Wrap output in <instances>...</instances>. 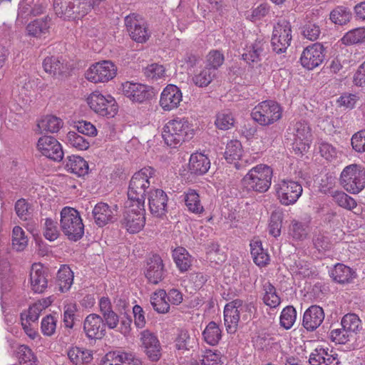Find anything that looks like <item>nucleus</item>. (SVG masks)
<instances>
[{
	"label": "nucleus",
	"mask_w": 365,
	"mask_h": 365,
	"mask_svg": "<svg viewBox=\"0 0 365 365\" xmlns=\"http://www.w3.org/2000/svg\"><path fill=\"white\" fill-rule=\"evenodd\" d=\"M292 36V26L290 22L285 19H279L274 24L271 45L274 52L280 54L286 52L290 46Z\"/></svg>",
	"instance_id": "f8f14e48"
},
{
	"label": "nucleus",
	"mask_w": 365,
	"mask_h": 365,
	"mask_svg": "<svg viewBox=\"0 0 365 365\" xmlns=\"http://www.w3.org/2000/svg\"><path fill=\"white\" fill-rule=\"evenodd\" d=\"M173 257L177 267L181 272H185L191 266L192 259L188 252L183 247H178L173 250Z\"/></svg>",
	"instance_id": "72a5a7b5"
},
{
	"label": "nucleus",
	"mask_w": 365,
	"mask_h": 365,
	"mask_svg": "<svg viewBox=\"0 0 365 365\" xmlns=\"http://www.w3.org/2000/svg\"><path fill=\"white\" fill-rule=\"evenodd\" d=\"M101 2L102 0H92V2L81 0H54L53 8L58 17L70 20L84 16Z\"/></svg>",
	"instance_id": "7ed1b4c3"
},
{
	"label": "nucleus",
	"mask_w": 365,
	"mask_h": 365,
	"mask_svg": "<svg viewBox=\"0 0 365 365\" xmlns=\"http://www.w3.org/2000/svg\"><path fill=\"white\" fill-rule=\"evenodd\" d=\"M324 58V48L322 44L315 43L307 46L302 51L300 57L302 66L312 70L320 66Z\"/></svg>",
	"instance_id": "dca6fc26"
},
{
	"label": "nucleus",
	"mask_w": 365,
	"mask_h": 365,
	"mask_svg": "<svg viewBox=\"0 0 365 365\" xmlns=\"http://www.w3.org/2000/svg\"><path fill=\"white\" fill-rule=\"evenodd\" d=\"M46 6L39 1L21 0L19 4L16 24L23 25L30 19L42 14Z\"/></svg>",
	"instance_id": "6ab92c4d"
},
{
	"label": "nucleus",
	"mask_w": 365,
	"mask_h": 365,
	"mask_svg": "<svg viewBox=\"0 0 365 365\" xmlns=\"http://www.w3.org/2000/svg\"><path fill=\"white\" fill-rule=\"evenodd\" d=\"M145 276L150 284H158L160 280V256L153 255L147 260Z\"/></svg>",
	"instance_id": "2f4dec72"
},
{
	"label": "nucleus",
	"mask_w": 365,
	"mask_h": 365,
	"mask_svg": "<svg viewBox=\"0 0 365 365\" xmlns=\"http://www.w3.org/2000/svg\"><path fill=\"white\" fill-rule=\"evenodd\" d=\"M194 130L185 118H177L168 122L163 128L162 137L165 143L175 148L181 141L192 138Z\"/></svg>",
	"instance_id": "20e7f679"
},
{
	"label": "nucleus",
	"mask_w": 365,
	"mask_h": 365,
	"mask_svg": "<svg viewBox=\"0 0 365 365\" xmlns=\"http://www.w3.org/2000/svg\"><path fill=\"white\" fill-rule=\"evenodd\" d=\"M44 71L51 75L61 73L63 71V66L58 57L48 56L43 62Z\"/></svg>",
	"instance_id": "5fc2aeb1"
},
{
	"label": "nucleus",
	"mask_w": 365,
	"mask_h": 365,
	"mask_svg": "<svg viewBox=\"0 0 365 365\" xmlns=\"http://www.w3.org/2000/svg\"><path fill=\"white\" fill-rule=\"evenodd\" d=\"M40 306H36L34 303L30 305L28 309L24 310L21 314V322H26L29 323H35L38 321L41 313Z\"/></svg>",
	"instance_id": "052dcab7"
},
{
	"label": "nucleus",
	"mask_w": 365,
	"mask_h": 365,
	"mask_svg": "<svg viewBox=\"0 0 365 365\" xmlns=\"http://www.w3.org/2000/svg\"><path fill=\"white\" fill-rule=\"evenodd\" d=\"M148 200L150 212L158 218L160 217V197L158 188L150 189L148 192Z\"/></svg>",
	"instance_id": "13d9d810"
},
{
	"label": "nucleus",
	"mask_w": 365,
	"mask_h": 365,
	"mask_svg": "<svg viewBox=\"0 0 365 365\" xmlns=\"http://www.w3.org/2000/svg\"><path fill=\"white\" fill-rule=\"evenodd\" d=\"M272 169L264 164H259L249 170L242 179V184L247 190L265 192L272 183Z\"/></svg>",
	"instance_id": "39448f33"
},
{
	"label": "nucleus",
	"mask_w": 365,
	"mask_h": 365,
	"mask_svg": "<svg viewBox=\"0 0 365 365\" xmlns=\"http://www.w3.org/2000/svg\"><path fill=\"white\" fill-rule=\"evenodd\" d=\"M216 76L217 74L212 69L204 67L194 74L192 81L196 86L205 88L211 83Z\"/></svg>",
	"instance_id": "58836bf2"
},
{
	"label": "nucleus",
	"mask_w": 365,
	"mask_h": 365,
	"mask_svg": "<svg viewBox=\"0 0 365 365\" xmlns=\"http://www.w3.org/2000/svg\"><path fill=\"white\" fill-rule=\"evenodd\" d=\"M234 118L230 112L218 113L215 120L216 126L221 130H228L234 125Z\"/></svg>",
	"instance_id": "0e129e2a"
},
{
	"label": "nucleus",
	"mask_w": 365,
	"mask_h": 365,
	"mask_svg": "<svg viewBox=\"0 0 365 365\" xmlns=\"http://www.w3.org/2000/svg\"><path fill=\"white\" fill-rule=\"evenodd\" d=\"M61 227L63 232L71 240H80L84 233V225L78 210L65 207L61 211Z\"/></svg>",
	"instance_id": "423d86ee"
},
{
	"label": "nucleus",
	"mask_w": 365,
	"mask_h": 365,
	"mask_svg": "<svg viewBox=\"0 0 365 365\" xmlns=\"http://www.w3.org/2000/svg\"><path fill=\"white\" fill-rule=\"evenodd\" d=\"M118 212L117 205H108L101 202L97 203L93 210L92 215L95 223L98 227H103L116 220Z\"/></svg>",
	"instance_id": "a211bd4d"
},
{
	"label": "nucleus",
	"mask_w": 365,
	"mask_h": 365,
	"mask_svg": "<svg viewBox=\"0 0 365 365\" xmlns=\"http://www.w3.org/2000/svg\"><path fill=\"white\" fill-rule=\"evenodd\" d=\"M255 306L252 302H245L237 299L227 303L224 308V323L228 333L237 331L240 318L244 321L250 319Z\"/></svg>",
	"instance_id": "f03ea898"
},
{
	"label": "nucleus",
	"mask_w": 365,
	"mask_h": 365,
	"mask_svg": "<svg viewBox=\"0 0 365 365\" xmlns=\"http://www.w3.org/2000/svg\"><path fill=\"white\" fill-rule=\"evenodd\" d=\"M351 18L350 11L344 6H338L330 13V20L335 24L344 25Z\"/></svg>",
	"instance_id": "3c124183"
},
{
	"label": "nucleus",
	"mask_w": 365,
	"mask_h": 365,
	"mask_svg": "<svg viewBox=\"0 0 365 365\" xmlns=\"http://www.w3.org/2000/svg\"><path fill=\"white\" fill-rule=\"evenodd\" d=\"M28 245V238L23 229L15 226L12 230V247L16 251H23Z\"/></svg>",
	"instance_id": "8fccbe9b"
},
{
	"label": "nucleus",
	"mask_w": 365,
	"mask_h": 365,
	"mask_svg": "<svg viewBox=\"0 0 365 365\" xmlns=\"http://www.w3.org/2000/svg\"><path fill=\"white\" fill-rule=\"evenodd\" d=\"M104 325L101 316L94 313L90 314L83 321V331L88 339H101L106 334Z\"/></svg>",
	"instance_id": "aec40b11"
},
{
	"label": "nucleus",
	"mask_w": 365,
	"mask_h": 365,
	"mask_svg": "<svg viewBox=\"0 0 365 365\" xmlns=\"http://www.w3.org/2000/svg\"><path fill=\"white\" fill-rule=\"evenodd\" d=\"M202 336L207 344L210 346H215L222 338V331L220 327L212 321L206 326L202 332Z\"/></svg>",
	"instance_id": "f704fd0d"
},
{
	"label": "nucleus",
	"mask_w": 365,
	"mask_h": 365,
	"mask_svg": "<svg viewBox=\"0 0 365 365\" xmlns=\"http://www.w3.org/2000/svg\"><path fill=\"white\" fill-rule=\"evenodd\" d=\"M123 351H112L108 352L101 359L100 365H120Z\"/></svg>",
	"instance_id": "774afa93"
},
{
	"label": "nucleus",
	"mask_w": 365,
	"mask_h": 365,
	"mask_svg": "<svg viewBox=\"0 0 365 365\" xmlns=\"http://www.w3.org/2000/svg\"><path fill=\"white\" fill-rule=\"evenodd\" d=\"M341 41L345 45H354L365 41V28H356L346 32Z\"/></svg>",
	"instance_id": "49530a36"
},
{
	"label": "nucleus",
	"mask_w": 365,
	"mask_h": 365,
	"mask_svg": "<svg viewBox=\"0 0 365 365\" xmlns=\"http://www.w3.org/2000/svg\"><path fill=\"white\" fill-rule=\"evenodd\" d=\"M250 252L254 262L259 267H265L269 262V255L262 247V242L259 240H252L250 242Z\"/></svg>",
	"instance_id": "c85d7f7f"
},
{
	"label": "nucleus",
	"mask_w": 365,
	"mask_h": 365,
	"mask_svg": "<svg viewBox=\"0 0 365 365\" xmlns=\"http://www.w3.org/2000/svg\"><path fill=\"white\" fill-rule=\"evenodd\" d=\"M297 319L296 309L292 306L284 307L280 315V325L285 329H289Z\"/></svg>",
	"instance_id": "864d4df0"
},
{
	"label": "nucleus",
	"mask_w": 365,
	"mask_h": 365,
	"mask_svg": "<svg viewBox=\"0 0 365 365\" xmlns=\"http://www.w3.org/2000/svg\"><path fill=\"white\" fill-rule=\"evenodd\" d=\"M67 355L74 365L88 364L93 359V350L79 346L71 347L67 351Z\"/></svg>",
	"instance_id": "bb28decb"
},
{
	"label": "nucleus",
	"mask_w": 365,
	"mask_h": 365,
	"mask_svg": "<svg viewBox=\"0 0 365 365\" xmlns=\"http://www.w3.org/2000/svg\"><path fill=\"white\" fill-rule=\"evenodd\" d=\"M351 145L354 151L359 153L365 152V129L355 133L351 138Z\"/></svg>",
	"instance_id": "69168bd1"
},
{
	"label": "nucleus",
	"mask_w": 365,
	"mask_h": 365,
	"mask_svg": "<svg viewBox=\"0 0 365 365\" xmlns=\"http://www.w3.org/2000/svg\"><path fill=\"white\" fill-rule=\"evenodd\" d=\"M210 168V160L201 153H192L189 160V169L195 175L205 174Z\"/></svg>",
	"instance_id": "cd10ccee"
},
{
	"label": "nucleus",
	"mask_w": 365,
	"mask_h": 365,
	"mask_svg": "<svg viewBox=\"0 0 365 365\" xmlns=\"http://www.w3.org/2000/svg\"><path fill=\"white\" fill-rule=\"evenodd\" d=\"M117 66L111 61H101L92 64L85 73V78L94 83H107L115 77Z\"/></svg>",
	"instance_id": "ddd939ff"
},
{
	"label": "nucleus",
	"mask_w": 365,
	"mask_h": 365,
	"mask_svg": "<svg viewBox=\"0 0 365 365\" xmlns=\"http://www.w3.org/2000/svg\"><path fill=\"white\" fill-rule=\"evenodd\" d=\"M73 273L67 265H62L57 274V281L60 290L63 292L68 291L73 282Z\"/></svg>",
	"instance_id": "e433bc0d"
},
{
	"label": "nucleus",
	"mask_w": 365,
	"mask_h": 365,
	"mask_svg": "<svg viewBox=\"0 0 365 365\" xmlns=\"http://www.w3.org/2000/svg\"><path fill=\"white\" fill-rule=\"evenodd\" d=\"M282 115L279 104L274 101H264L252 109L251 116L260 125H269L278 121Z\"/></svg>",
	"instance_id": "0eeeda50"
},
{
	"label": "nucleus",
	"mask_w": 365,
	"mask_h": 365,
	"mask_svg": "<svg viewBox=\"0 0 365 365\" xmlns=\"http://www.w3.org/2000/svg\"><path fill=\"white\" fill-rule=\"evenodd\" d=\"M274 190L279 202L285 206L295 204L303 192L302 185L290 179L279 180Z\"/></svg>",
	"instance_id": "9b49d317"
},
{
	"label": "nucleus",
	"mask_w": 365,
	"mask_h": 365,
	"mask_svg": "<svg viewBox=\"0 0 365 365\" xmlns=\"http://www.w3.org/2000/svg\"><path fill=\"white\" fill-rule=\"evenodd\" d=\"M76 312L77 306L75 303H68L64 306L63 322L66 327L73 328Z\"/></svg>",
	"instance_id": "e2e57ef3"
},
{
	"label": "nucleus",
	"mask_w": 365,
	"mask_h": 365,
	"mask_svg": "<svg viewBox=\"0 0 365 365\" xmlns=\"http://www.w3.org/2000/svg\"><path fill=\"white\" fill-rule=\"evenodd\" d=\"M242 153L241 143L238 140H231L227 144L225 157L228 163H235L237 160H240Z\"/></svg>",
	"instance_id": "37998d69"
},
{
	"label": "nucleus",
	"mask_w": 365,
	"mask_h": 365,
	"mask_svg": "<svg viewBox=\"0 0 365 365\" xmlns=\"http://www.w3.org/2000/svg\"><path fill=\"white\" fill-rule=\"evenodd\" d=\"M122 92L132 102L143 103L153 95V89L142 83L126 81L122 84Z\"/></svg>",
	"instance_id": "f3484780"
},
{
	"label": "nucleus",
	"mask_w": 365,
	"mask_h": 365,
	"mask_svg": "<svg viewBox=\"0 0 365 365\" xmlns=\"http://www.w3.org/2000/svg\"><path fill=\"white\" fill-rule=\"evenodd\" d=\"M264 303L271 308L278 307L280 304L281 300L277 294L275 287L270 282H267L264 285Z\"/></svg>",
	"instance_id": "de8ad7c7"
},
{
	"label": "nucleus",
	"mask_w": 365,
	"mask_h": 365,
	"mask_svg": "<svg viewBox=\"0 0 365 365\" xmlns=\"http://www.w3.org/2000/svg\"><path fill=\"white\" fill-rule=\"evenodd\" d=\"M191 337L189 331L185 329H180L175 336V348L180 354H184L190 349Z\"/></svg>",
	"instance_id": "79ce46f5"
},
{
	"label": "nucleus",
	"mask_w": 365,
	"mask_h": 365,
	"mask_svg": "<svg viewBox=\"0 0 365 365\" xmlns=\"http://www.w3.org/2000/svg\"><path fill=\"white\" fill-rule=\"evenodd\" d=\"M329 274L334 281L344 284L349 282L354 272L349 267L338 263L329 271Z\"/></svg>",
	"instance_id": "473e14b6"
},
{
	"label": "nucleus",
	"mask_w": 365,
	"mask_h": 365,
	"mask_svg": "<svg viewBox=\"0 0 365 365\" xmlns=\"http://www.w3.org/2000/svg\"><path fill=\"white\" fill-rule=\"evenodd\" d=\"M353 335L349 334V332L345 330L342 327L341 329H333L330 332L331 340L339 344H346L353 338Z\"/></svg>",
	"instance_id": "680f3d73"
},
{
	"label": "nucleus",
	"mask_w": 365,
	"mask_h": 365,
	"mask_svg": "<svg viewBox=\"0 0 365 365\" xmlns=\"http://www.w3.org/2000/svg\"><path fill=\"white\" fill-rule=\"evenodd\" d=\"M141 341L145 351L150 360L158 361L160 359V348L157 336L148 330H145L141 333Z\"/></svg>",
	"instance_id": "a878e982"
},
{
	"label": "nucleus",
	"mask_w": 365,
	"mask_h": 365,
	"mask_svg": "<svg viewBox=\"0 0 365 365\" xmlns=\"http://www.w3.org/2000/svg\"><path fill=\"white\" fill-rule=\"evenodd\" d=\"M223 62V54L219 51L213 50L207 55L205 67L212 69L217 74V70L222 65Z\"/></svg>",
	"instance_id": "4d7b16f0"
},
{
	"label": "nucleus",
	"mask_w": 365,
	"mask_h": 365,
	"mask_svg": "<svg viewBox=\"0 0 365 365\" xmlns=\"http://www.w3.org/2000/svg\"><path fill=\"white\" fill-rule=\"evenodd\" d=\"M65 142L68 146L80 151L86 150L90 147L89 141L74 131H69L66 134Z\"/></svg>",
	"instance_id": "ea45409f"
},
{
	"label": "nucleus",
	"mask_w": 365,
	"mask_h": 365,
	"mask_svg": "<svg viewBox=\"0 0 365 365\" xmlns=\"http://www.w3.org/2000/svg\"><path fill=\"white\" fill-rule=\"evenodd\" d=\"M37 126L41 132L56 133L63 128V121L56 115H47L38 121Z\"/></svg>",
	"instance_id": "7c9ffc66"
},
{
	"label": "nucleus",
	"mask_w": 365,
	"mask_h": 365,
	"mask_svg": "<svg viewBox=\"0 0 365 365\" xmlns=\"http://www.w3.org/2000/svg\"><path fill=\"white\" fill-rule=\"evenodd\" d=\"M184 200L187 210L192 213L200 215L204 212L199 195L194 190H189L185 193Z\"/></svg>",
	"instance_id": "4c0bfd02"
},
{
	"label": "nucleus",
	"mask_w": 365,
	"mask_h": 365,
	"mask_svg": "<svg viewBox=\"0 0 365 365\" xmlns=\"http://www.w3.org/2000/svg\"><path fill=\"white\" fill-rule=\"evenodd\" d=\"M66 170L77 176H84L88 173V164L78 155L68 156L66 163Z\"/></svg>",
	"instance_id": "c756f323"
},
{
	"label": "nucleus",
	"mask_w": 365,
	"mask_h": 365,
	"mask_svg": "<svg viewBox=\"0 0 365 365\" xmlns=\"http://www.w3.org/2000/svg\"><path fill=\"white\" fill-rule=\"evenodd\" d=\"M49 23L47 18L35 20L28 24L26 31L29 36L40 38L48 31Z\"/></svg>",
	"instance_id": "a19ab883"
},
{
	"label": "nucleus",
	"mask_w": 365,
	"mask_h": 365,
	"mask_svg": "<svg viewBox=\"0 0 365 365\" xmlns=\"http://www.w3.org/2000/svg\"><path fill=\"white\" fill-rule=\"evenodd\" d=\"M340 180L346 191L359 193L365 187V169L357 164L349 165L341 172Z\"/></svg>",
	"instance_id": "1a4fd4ad"
},
{
	"label": "nucleus",
	"mask_w": 365,
	"mask_h": 365,
	"mask_svg": "<svg viewBox=\"0 0 365 365\" xmlns=\"http://www.w3.org/2000/svg\"><path fill=\"white\" fill-rule=\"evenodd\" d=\"M324 319L323 309L317 305L309 307L304 313L302 325L307 331L317 329Z\"/></svg>",
	"instance_id": "412c9836"
},
{
	"label": "nucleus",
	"mask_w": 365,
	"mask_h": 365,
	"mask_svg": "<svg viewBox=\"0 0 365 365\" xmlns=\"http://www.w3.org/2000/svg\"><path fill=\"white\" fill-rule=\"evenodd\" d=\"M310 365H341L337 354H331L328 349L317 348L309 358Z\"/></svg>",
	"instance_id": "393cba45"
},
{
	"label": "nucleus",
	"mask_w": 365,
	"mask_h": 365,
	"mask_svg": "<svg viewBox=\"0 0 365 365\" xmlns=\"http://www.w3.org/2000/svg\"><path fill=\"white\" fill-rule=\"evenodd\" d=\"M287 134L292 135L293 149L297 153L308 151L312 141V135L309 124L305 121H297L289 126Z\"/></svg>",
	"instance_id": "9d476101"
},
{
	"label": "nucleus",
	"mask_w": 365,
	"mask_h": 365,
	"mask_svg": "<svg viewBox=\"0 0 365 365\" xmlns=\"http://www.w3.org/2000/svg\"><path fill=\"white\" fill-rule=\"evenodd\" d=\"M331 196L334 202L343 208L351 210L356 207V200L343 191L332 192Z\"/></svg>",
	"instance_id": "603ef678"
},
{
	"label": "nucleus",
	"mask_w": 365,
	"mask_h": 365,
	"mask_svg": "<svg viewBox=\"0 0 365 365\" xmlns=\"http://www.w3.org/2000/svg\"><path fill=\"white\" fill-rule=\"evenodd\" d=\"M87 103L90 108L98 115L107 118L114 117L118 110L115 98L109 94H103L96 91L87 98Z\"/></svg>",
	"instance_id": "6e6552de"
},
{
	"label": "nucleus",
	"mask_w": 365,
	"mask_h": 365,
	"mask_svg": "<svg viewBox=\"0 0 365 365\" xmlns=\"http://www.w3.org/2000/svg\"><path fill=\"white\" fill-rule=\"evenodd\" d=\"M17 354L21 365H38L36 356L28 346H19Z\"/></svg>",
	"instance_id": "a18cd8bd"
},
{
	"label": "nucleus",
	"mask_w": 365,
	"mask_h": 365,
	"mask_svg": "<svg viewBox=\"0 0 365 365\" xmlns=\"http://www.w3.org/2000/svg\"><path fill=\"white\" fill-rule=\"evenodd\" d=\"M45 238L51 242L56 240L60 234L58 223L51 218H46L43 227Z\"/></svg>",
	"instance_id": "6e6d98bb"
},
{
	"label": "nucleus",
	"mask_w": 365,
	"mask_h": 365,
	"mask_svg": "<svg viewBox=\"0 0 365 365\" xmlns=\"http://www.w3.org/2000/svg\"><path fill=\"white\" fill-rule=\"evenodd\" d=\"M37 150L43 156L59 162L63 158L61 144L58 140L50 135L41 137L37 142Z\"/></svg>",
	"instance_id": "2eb2a0df"
},
{
	"label": "nucleus",
	"mask_w": 365,
	"mask_h": 365,
	"mask_svg": "<svg viewBox=\"0 0 365 365\" xmlns=\"http://www.w3.org/2000/svg\"><path fill=\"white\" fill-rule=\"evenodd\" d=\"M56 318L51 315L43 317L41 324L43 334L48 336H52L56 331Z\"/></svg>",
	"instance_id": "338daca9"
},
{
	"label": "nucleus",
	"mask_w": 365,
	"mask_h": 365,
	"mask_svg": "<svg viewBox=\"0 0 365 365\" xmlns=\"http://www.w3.org/2000/svg\"><path fill=\"white\" fill-rule=\"evenodd\" d=\"M199 361L201 365H221L222 354L217 350L205 349L199 356Z\"/></svg>",
	"instance_id": "09e8293b"
},
{
	"label": "nucleus",
	"mask_w": 365,
	"mask_h": 365,
	"mask_svg": "<svg viewBox=\"0 0 365 365\" xmlns=\"http://www.w3.org/2000/svg\"><path fill=\"white\" fill-rule=\"evenodd\" d=\"M30 285L35 293H43L46 289L48 280L41 264L35 263L32 265L30 272Z\"/></svg>",
	"instance_id": "4be33fe9"
},
{
	"label": "nucleus",
	"mask_w": 365,
	"mask_h": 365,
	"mask_svg": "<svg viewBox=\"0 0 365 365\" xmlns=\"http://www.w3.org/2000/svg\"><path fill=\"white\" fill-rule=\"evenodd\" d=\"M309 230L307 223L292 220L289 228V235L293 240L303 241L308 235Z\"/></svg>",
	"instance_id": "c03bdc74"
},
{
	"label": "nucleus",
	"mask_w": 365,
	"mask_h": 365,
	"mask_svg": "<svg viewBox=\"0 0 365 365\" xmlns=\"http://www.w3.org/2000/svg\"><path fill=\"white\" fill-rule=\"evenodd\" d=\"M155 170L143 168L132 176L125 203L123 225L130 233L140 232L145 225L144 204L146 189L154 183Z\"/></svg>",
	"instance_id": "f257e3e1"
},
{
	"label": "nucleus",
	"mask_w": 365,
	"mask_h": 365,
	"mask_svg": "<svg viewBox=\"0 0 365 365\" xmlns=\"http://www.w3.org/2000/svg\"><path fill=\"white\" fill-rule=\"evenodd\" d=\"M302 34L304 38L309 41H316L320 36L321 29L316 23L308 21L302 28Z\"/></svg>",
	"instance_id": "bf43d9fd"
},
{
	"label": "nucleus",
	"mask_w": 365,
	"mask_h": 365,
	"mask_svg": "<svg viewBox=\"0 0 365 365\" xmlns=\"http://www.w3.org/2000/svg\"><path fill=\"white\" fill-rule=\"evenodd\" d=\"M125 24L130 37L138 43L145 42L150 36L147 24L139 15L132 14L125 19Z\"/></svg>",
	"instance_id": "4468645a"
},
{
	"label": "nucleus",
	"mask_w": 365,
	"mask_h": 365,
	"mask_svg": "<svg viewBox=\"0 0 365 365\" xmlns=\"http://www.w3.org/2000/svg\"><path fill=\"white\" fill-rule=\"evenodd\" d=\"M182 101V93L175 85L167 86L161 92V108L165 110L176 108Z\"/></svg>",
	"instance_id": "5701e85b"
},
{
	"label": "nucleus",
	"mask_w": 365,
	"mask_h": 365,
	"mask_svg": "<svg viewBox=\"0 0 365 365\" xmlns=\"http://www.w3.org/2000/svg\"><path fill=\"white\" fill-rule=\"evenodd\" d=\"M341 325L351 335L357 334L362 329V323L356 314H346L341 321Z\"/></svg>",
	"instance_id": "c9c22d12"
},
{
	"label": "nucleus",
	"mask_w": 365,
	"mask_h": 365,
	"mask_svg": "<svg viewBox=\"0 0 365 365\" xmlns=\"http://www.w3.org/2000/svg\"><path fill=\"white\" fill-rule=\"evenodd\" d=\"M267 48V42L263 38H257L252 43L247 46L242 58L249 64L257 63L264 56Z\"/></svg>",
	"instance_id": "b1692460"
}]
</instances>
